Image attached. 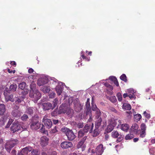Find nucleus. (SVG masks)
Masks as SVG:
<instances>
[{"instance_id": "nucleus-1", "label": "nucleus", "mask_w": 155, "mask_h": 155, "mask_svg": "<svg viewBox=\"0 0 155 155\" xmlns=\"http://www.w3.org/2000/svg\"><path fill=\"white\" fill-rule=\"evenodd\" d=\"M31 90L30 92L29 97L33 98V100L35 102H36L41 97V94L39 91L37 90H35L34 91L31 87V85H30Z\"/></svg>"}, {"instance_id": "nucleus-2", "label": "nucleus", "mask_w": 155, "mask_h": 155, "mask_svg": "<svg viewBox=\"0 0 155 155\" xmlns=\"http://www.w3.org/2000/svg\"><path fill=\"white\" fill-rule=\"evenodd\" d=\"M58 101V100L55 98L53 101L52 104L49 102L44 103L42 105V108L45 110L53 109L57 105Z\"/></svg>"}, {"instance_id": "nucleus-3", "label": "nucleus", "mask_w": 155, "mask_h": 155, "mask_svg": "<svg viewBox=\"0 0 155 155\" xmlns=\"http://www.w3.org/2000/svg\"><path fill=\"white\" fill-rule=\"evenodd\" d=\"M18 143V140L16 139H11L7 141L5 144V148L8 151H10Z\"/></svg>"}, {"instance_id": "nucleus-4", "label": "nucleus", "mask_w": 155, "mask_h": 155, "mask_svg": "<svg viewBox=\"0 0 155 155\" xmlns=\"http://www.w3.org/2000/svg\"><path fill=\"white\" fill-rule=\"evenodd\" d=\"M87 136H85L78 142L76 146V147L78 149H81V150L82 151L85 150L86 146L84 143L85 141L87 139Z\"/></svg>"}, {"instance_id": "nucleus-5", "label": "nucleus", "mask_w": 155, "mask_h": 155, "mask_svg": "<svg viewBox=\"0 0 155 155\" xmlns=\"http://www.w3.org/2000/svg\"><path fill=\"white\" fill-rule=\"evenodd\" d=\"M4 95L6 101L8 102L9 101H10L12 102H13L14 101V99L13 98V95L11 94L8 88H6L4 92Z\"/></svg>"}, {"instance_id": "nucleus-6", "label": "nucleus", "mask_w": 155, "mask_h": 155, "mask_svg": "<svg viewBox=\"0 0 155 155\" xmlns=\"http://www.w3.org/2000/svg\"><path fill=\"white\" fill-rule=\"evenodd\" d=\"M65 134L68 140L69 141L73 140L76 138V136L73 131L69 128L64 129Z\"/></svg>"}, {"instance_id": "nucleus-7", "label": "nucleus", "mask_w": 155, "mask_h": 155, "mask_svg": "<svg viewBox=\"0 0 155 155\" xmlns=\"http://www.w3.org/2000/svg\"><path fill=\"white\" fill-rule=\"evenodd\" d=\"M111 136L113 138H117L116 140L117 143L121 142L123 139V135L117 131H113L111 133Z\"/></svg>"}, {"instance_id": "nucleus-8", "label": "nucleus", "mask_w": 155, "mask_h": 155, "mask_svg": "<svg viewBox=\"0 0 155 155\" xmlns=\"http://www.w3.org/2000/svg\"><path fill=\"white\" fill-rule=\"evenodd\" d=\"M74 108L75 110L77 112H80L82 109L81 104L80 103L78 98H76L74 101Z\"/></svg>"}, {"instance_id": "nucleus-9", "label": "nucleus", "mask_w": 155, "mask_h": 155, "mask_svg": "<svg viewBox=\"0 0 155 155\" xmlns=\"http://www.w3.org/2000/svg\"><path fill=\"white\" fill-rule=\"evenodd\" d=\"M21 129V126L18 121H15L12 124L10 128L11 130L13 131V133Z\"/></svg>"}, {"instance_id": "nucleus-10", "label": "nucleus", "mask_w": 155, "mask_h": 155, "mask_svg": "<svg viewBox=\"0 0 155 155\" xmlns=\"http://www.w3.org/2000/svg\"><path fill=\"white\" fill-rule=\"evenodd\" d=\"M41 124L37 120H33L30 125L31 128L32 130H37L41 127Z\"/></svg>"}, {"instance_id": "nucleus-11", "label": "nucleus", "mask_w": 155, "mask_h": 155, "mask_svg": "<svg viewBox=\"0 0 155 155\" xmlns=\"http://www.w3.org/2000/svg\"><path fill=\"white\" fill-rule=\"evenodd\" d=\"M93 127L94 124L93 123H88L84 126L83 130L86 133L88 132H89L90 133H91L92 131Z\"/></svg>"}, {"instance_id": "nucleus-12", "label": "nucleus", "mask_w": 155, "mask_h": 155, "mask_svg": "<svg viewBox=\"0 0 155 155\" xmlns=\"http://www.w3.org/2000/svg\"><path fill=\"white\" fill-rule=\"evenodd\" d=\"M105 148L104 147L102 144L98 145L96 149V152L97 155H101L104 151Z\"/></svg>"}, {"instance_id": "nucleus-13", "label": "nucleus", "mask_w": 155, "mask_h": 155, "mask_svg": "<svg viewBox=\"0 0 155 155\" xmlns=\"http://www.w3.org/2000/svg\"><path fill=\"white\" fill-rule=\"evenodd\" d=\"M42 122L44 123L46 127L48 129L51 128L52 125V123L50 119H48L45 117L42 119Z\"/></svg>"}, {"instance_id": "nucleus-14", "label": "nucleus", "mask_w": 155, "mask_h": 155, "mask_svg": "<svg viewBox=\"0 0 155 155\" xmlns=\"http://www.w3.org/2000/svg\"><path fill=\"white\" fill-rule=\"evenodd\" d=\"M60 146L63 149H67L73 146V144L71 142L65 141L62 142Z\"/></svg>"}, {"instance_id": "nucleus-15", "label": "nucleus", "mask_w": 155, "mask_h": 155, "mask_svg": "<svg viewBox=\"0 0 155 155\" xmlns=\"http://www.w3.org/2000/svg\"><path fill=\"white\" fill-rule=\"evenodd\" d=\"M68 107L65 104H62L59 107L58 111V114H61L62 113H65L67 110Z\"/></svg>"}, {"instance_id": "nucleus-16", "label": "nucleus", "mask_w": 155, "mask_h": 155, "mask_svg": "<svg viewBox=\"0 0 155 155\" xmlns=\"http://www.w3.org/2000/svg\"><path fill=\"white\" fill-rule=\"evenodd\" d=\"M49 139L45 136H42L40 139V144L42 147H45L48 143Z\"/></svg>"}, {"instance_id": "nucleus-17", "label": "nucleus", "mask_w": 155, "mask_h": 155, "mask_svg": "<svg viewBox=\"0 0 155 155\" xmlns=\"http://www.w3.org/2000/svg\"><path fill=\"white\" fill-rule=\"evenodd\" d=\"M139 128L138 125L136 124H134L131 127L130 129V133L133 134H137Z\"/></svg>"}, {"instance_id": "nucleus-18", "label": "nucleus", "mask_w": 155, "mask_h": 155, "mask_svg": "<svg viewBox=\"0 0 155 155\" xmlns=\"http://www.w3.org/2000/svg\"><path fill=\"white\" fill-rule=\"evenodd\" d=\"M22 112L18 109H14L12 112L11 114L13 117L18 118L20 117Z\"/></svg>"}, {"instance_id": "nucleus-19", "label": "nucleus", "mask_w": 155, "mask_h": 155, "mask_svg": "<svg viewBox=\"0 0 155 155\" xmlns=\"http://www.w3.org/2000/svg\"><path fill=\"white\" fill-rule=\"evenodd\" d=\"M32 150V147L29 146L26 147H25L23 148L21 151L20 152L24 154H27L28 153V152L31 151Z\"/></svg>"}, {"instance_id": "nucleus-20", "label": "nucleus", "mask_w": 155, "mask_h": 155, "mask_svg": "<svg viewBox=\"0 0 155 155\" xmlns=\"http://www.w3.org/2000/svg\"><path fill=\"white\" fill-rule=\"evenodd\" d=\"M86 108L87 110L86 114L87 115L90 112H91V108L90 107V99L87 98L85 104Z\"/></svg>"}, {"instance_id": "nucleus-21", "label": "nucleus", "mask_w": 155, "mask_h": 155, "mask_svg": "<svg viewBox=\"0 0 155 155\" xmlns=\"http://www.w3.org/2000/svg\"><path fill=\"white\" fill-rule=\"evenodd\" d=\"M96 120L95 123V127L97 128H98L101 125L102 122V119L101 117L99 118L95 117Z\"/></svg>"}, {"instance_id": "nucleus-22", "label": "nucleus", "mask_w": 155, "mask_h": 155, "mask_svg": "<svg viewBox=\"0 0 155 155\" xmlns=\"http://www.w3.org/2000/svg\"><path fill=\"white\" fill-rule=\"evenodd\" d=\"M48 82L47 80L44 79H40L37 81V84L39 86H41L46 84Z\"/></svg>"}, {"instance_id": "nucleus-23", "label": "nucleus", "mask_w": 155, "mask_h": 155, "mask_svg": "<svg viewBox=\"0 0 155 155\" xmlns=\"http://www.w3.org/2000/svg\"><path fill=\"white\" fill-rule=\"evenodd\" d=\"M6 110L5 106L4 104H0V115H2Z\"/></svg>"}, {"instance_id": "nucleus-24", "label": "nucleus", "mask_w": 155, "mask_h": 155, "mask_svg": "<svg viewBox=\"0 0 155 155\" xmlns=\"http://www.w3.org/2000/svg\"><path fill=\"white\" fill-rule=\"evenodd\" d=\"M55 90L58 95L59 96L61 94L62 92L63 88L61 86L58 85L56 87Z\"/></svg>"}, {"instance_id": "nucleus-25", "label": "nucleus", "mask_w": 155, "mask_h": 155, "mask_svg": "<svg viewBox=\"0 0 155 155\" xmlns=\"http://www.w3.org/2000/svg\"><path fill=\"white\" fill-rule=\"evenodd\" d=\"M17 87V85L16 84L11 85L9 87V92L10 91L14 92L16 91Z\"/></svg>"}, {"instance_id": "nucleus-26", "label": "nucleus", "mask_w": 155, "mask_h": 155, "mask_svg": "<svg viewBox=\"0 0 155 155\" xmlns=\"http://www.w3.org/2000/svg\"><path fill=\"white\" fill-rule=\"evenodd\" d=\"M129 128V125L127 124H122L121 125V129L126 132H127Z\"/></svg>"}, {"instance_id": "nucleus-27", "label": "nucleus", "mask_w": 155, "mask_h": 155, "mask_svg": "<svg viewBox=\"0 0 155 155\" xmlns=\"http://www.w3.org/2000/svg\"><path fill=\"white\" fill-rule=\"evenodd\" d=\"M41 90L44 93H48L50 91L49 87L47 86H43L41 88Z\"/></svg>"}, {"instance_id": "nucleus-28", "label": "nucleus", "mask_w": 155, "mask_h": 155, "mask_svg": "<svg viewBox=\"0 0 155 155\" xmlns=\"http://www.w3.org/2000/svg\"><path fill=\"white\" fill-rule=\"evenodd\" d=\"M109 79L111 80V81H113L114 84L117 87L119 86V83L117 80V78L115 77H109Z\"/></svg>"}, {"instance_id": "nucleus-29", "label": "nucleus", "mask_w": 155, "mask_h": 155, "mask_svg": "<svg viewBox=\"0 0 155 155\" xmlns=\"http://www.w3.org/2000/svg\"><path fill=\"white\" fill-rule=\"evenodd\" d=\"M141 118L142 117L140 114H137L134 115V120L135 121L137 122L140 121Z\"/></svg>"}, {"instance_id": "nucleus-30", "label": "nucleus", "mask_w": 155, "mask_h": 155, "mask_svg": "<svg viewBox=\"0 0 155 155\" xmlns=\"http://www.w3.org/2000/svg\"><path fill=\"white\" fill-rule=\"evenodd\" d=\"M108 122L109 123H110V124L112 125L114 127L116 126L117 124V122L116 121L113 119H112L111 118L109 119Z\"/></svg>"}, {"instance_id": "nucleus-31", "label": "nucleus", "mask_w": 155, "mask_h": 155, "mask_svg": "<svg viewBox=\"0 0 155 155\" xmlns=\"http://www.w3.org/2000/svg\"><path fill=\"white\" fill-rule=\"evenodd\" d=\"M100 133V131L98 128L94 130L92 136L94 137H95L99 135Z\"/></svg>"}, {"instance_id": "nucleus-32", "label": "nucleus", "mask_w": 155, "mask_h": 155, "mask_svg": "<svg viewBox=\"0 0 155 155\" xmlns=\"http://www.w3.org/2000/svg\"><path fill=\"white\" fill-rule=\"evenodd\" d=\"M134 137V135L133 134L130 133L126 135L125 139L126 140H130Z\"/></svg>"}, {"instance_id": "nucleus-33", "label": "nucleus", "mask_w": 155, "mask_h": 155, "mask_svg": "<svg viewBox=\"0 0 155 155\" xmlns=\"http://www.w3.org/2000/svg\"><path fill=\"white\" fill-rule=\"evenodd\" d=\"M123 108L126 110H130L131 109V107L129 104H124Z\"/></svg>"}, {"instance_id": "nucleus-34", "label": "nucleus", "mask_w": 155, "mask_h": 155, "mask_svg": "<svg viewBox=\"0 0 155 155\" xmlns=\"http://www.w3.org/2000/svg\"><path fill=\"white\" fill-rule=\"evenodd\" d=\"M85 133H86L83 130H81L78 132L79 138H81L84 135Z\"/></svg>"}, {"instance_id": "nucleus-35", "label": "nucleus", "mask_w": 155, "mask_h": 155, "mask_svg": "<svg viewBox=\"0 0 155 155\" xmlns=\"http://www.w3.org/2000/svg\"><path fill=\"white\" fill-rule=\"evenodd\" d=\"M41 128L40 129V131L42 133L45 134H47L48 133V131L45 130V126L43 124H42Z\"/></svg>"}, {"instance_id": "nucleus-36", "label": "nucleus", "mask_w": 155, "mask_h": 155, "mask_svg": "<svg viewBox=\"0 0 155 155\" xmlns=\"http://www.w3.org/2000/svg\"><path fill=\"white\" fill-rule=\"evenodd\" d=\"M26 112L27 114L30 115H32L33 114V109L30 107L28 108Z\"/></svg>"}, {"instance_id": "nucleus-37", "label": "nucleus", "mask_w": 155, "mask_h": 155, "mask_svg": "<svg viewBox=\"0 0 155 155\" xmlns=\"http://www.w3.org/2000/svg\"><path fill=\"white\" fill-rule=\"evenodd\" d=\"M120 79L125 82L127 81V77L124 74H122L120 77Z\"/></svg>"}, {"instance_id": "nucleus-38", "label": "nucleus", "mask_w": 155, "mask_h": 155, "mask_svg": "<svg viewBox=\"0 0 155 155\" xmlns=\"http://www.w3.org/2000/svg\"><path fill=\"white\" fill-rule=\"evenodd\" d=\"M26 84L25 82H22V83L20 84L19 85V87L21 90L24 89L26 86Z\"/></svg>"}, {"instance_id": "nucleus-39", "label": "nucleus", "mask_w": 155, "mask_h": 155, "mask_svg": "<svg viewBox=\"0 0 155 155\" xmlns=\"http://www.w3.org/2000/svg\"><path fill=\"white\" fill-rule=\"evenodd\" d=\"M13 121V120L12 119H9L6 126L5 127V128H8L9 127Z\"/></svg>"}, {"instance_id": "nucleus-40", "label": "nucleus", "mask_w": 155, "mask_h": 155, "mask_svg": "<svg viewBox=\"0 0 155 155\" xmlns=\"http://www.w3.org/2000/svg\"><path fill=\"white\" fill-rule=\"evenodd\" d=\"M95 111H96V114L95 117L99 118V117H101L100 116L101 115V112L99 109L98 108L96 110H95Z\"/></svg>"}, {"instance_id": "nucleus-41", "label": "nucleus", "mask_w": 155, "mask_h": 155, "mask_svg": "<svg viewBox=\"0 0 155 155\" xmlns=\"http://www.w3.org/2000/svg\"><path fill=\"white\" fill-rule=\"evenodd\" d=\"M59 130V129L58 127L55 126L53 129H51V132L52 133H55L58 132Z\"/></svg>"}, {"instance_id": "nucleus-42", "label": "nucleus", "mask_w": 155, "mask_h": 155, "mask_svg": "<svg viewBox=\"0 0 155 155\" xmlns=\"http://www.w3.org/2000/svg\"><path fill=\"white\" fill-rule=\"evenodd\" d=\"M147 126L146 124L143 123H142L140 126V128L141 130L146 131V129Z\"/></svg>"}, {"instance_id": "nucleus-43", "label": "nucleus", "mask_w": 155, "mask_h": 155, "mask_svg": "<svg viewBox=\"0 0 155 155\" xmlns=\"http://www.w3.org/2000/svg\"><path fill=\"white\" fill-rule=\"evenodd\" d=\"M31 153L32 155H39V153L38 150H33Z\"/></svg>"}, {"instance_id": "nucleus-44", "label": "nucleus", "mask_w": 155, "mask_h": 155, "mask_svg": "<svg viewBox=\"0 0 155 155\" xmlns=\"http://www.w3.org/2000/svg\"><path fill=\"white\" fill-rule=\"evenodd\" d=\"M117 96L119 101H121L122 100V97L120 93L118 92L117 94Z\"/></svg>"}, {"instance_id": "nucleus-45", "label": "nucleus", "mask_w": 155, "mask_h": 155, "mask_svg": "<svg viewBox=\"0 0 155 155\" xmlns=\"http://www.w3.org/2000/svg\"><path fill=\"white\" fill-rule=\"evenodd\" d=\"M114 128V127H113V126L110 124L109 123V124L108 125L107 127L108 131H109V132H110L113 130Z\"/></svg>"}, {"instance_id": "nucleus-46", "label": "nucleus", "mask_w": 155, "mask_h": 155, "mask_svg": "<svg viewBox=\"0 0 155 155\" xmlns=\"http://www.w3.org/2000/svg\"><path fill=\"white\" fill-rule=\"evenodd\" d=\"M92 110L93 111H95V110H97L98 108H97L96 105L94 104V103L93 102V101H92Z\"/></svg>"}, {"instance_id": "nucleus-47", "label": "nucleus", "mask_w": 155, "mask_h": 155, "mask_svg": "<svg viewBox=\"0 0 155 155\" xmlns=\"http://www.w3.org/2000/svg\"><path fill=\"white\" fill-rule=\"evenodd\" d=\"M28 118V115L25 114H24L23 116H22L21 117V119L23 121H26L27 120Z\"/></svg>"}, {"instance_id": "nucleus-48", "label": "nucleus", "mask_w": 155, "mask_h": 155, "mask_svg": "<svg viewBox=\"0 0 155 155\" xmlns=\"http://www.w3.org/2000/svg\"><path fill=\"white\" fill-rule=\"evenodd\" d=\"M146 135V131L141 130L140 134V137L143 138Z\"/></svg>"}, {"instance_id": "nucleus-49", "label": "nucleus", "mask_w": 155, "mask_h": 155, "mask_svg": "<svg viewBox=\"0 0 155 155\" xmlns=\"http://www.w3.org/2000/svg\"><path fill=\"white\" fill-rule=\"evenodd\" d=\"M72 111L73 110H72L68 107L67 110H66V112L65 113L68 115H70L72 114Z\"/></svg>"}, {"instance_id": "nucleus-50", "label": "nucleus", "mask_w": 155, "mask_h": 155, "mask_svg": "<svg viewBox=\"0 0 155 155\" xmlns=\"http://www.w3.org/2000/svg\"><path fill=\"white\" fill-rule=\"evenodd\" d=\"M84 126V124L83 122H79L77 124V127L79 128H82Z\"/></svg>"}, {"instance_id": "nucleus-51", "label": "nucleus", "mask_w": 155, "mask_h": 155, "mask_svg": "<svg viewBox=\"0 0 155 155\" xmlns=\"http://www.w3.org/2000/svg\"><path fill=\"white\" fill-rule=\"evenodd\" d=\"M110 100L112 102H114L116 101V97L115 96L111 97L109 98Z\"/></svg>"}, {"instance_id": "nucleus-52", "label": "nucleus", "mask_w": 155, "mask_h": 155, "mask_svg": "<svg viewBox=\"0 0 155 155\" xmlns=\"http://www.w3.org/2000/svg\"><path fill=\"white\" fill-rule=\"evenodd\" d=\"M50 84L51 85V86L53 87L52 85H54V86H56L57 84V83L56 81H54L53 80H51L50 82Z\"/></svg>"}, {"instance_id": "nucleus-53", "label": "nucleus", "mask_w": 155, "mask_h": 155, "mask_svg": "<svg viewBox=\"0 0 155 155\" xmlns=\"http://www.w3.org/2000/svg\"><path fill=\"white\" fill-rule=\"evenodd\" d=\"M81 57L83 59L85 60L86 61H90V58H87V57L85 56L84 54H82Z\"/></svg>"}, {"instance_id": "nucleus-54", "label": "nucleus", "mask_w": 155, "mask_h": 155, "mask_svg": "<svg viewBox=\"0 0 155 155\" xmlns=\"http://www.w3.org/2000/svg\"><path fill=\"white\" fill-rule=\"evenodd\" d=\"M143 115L147 118L149 119L150 117V114L147 113L146 111L143 113Z\"/></svg>"}, {"instance_id": "nucleus-55", "label": "nucleus", "mask_w": 155, "mask_h": 155, "mask_svg": "<svg viewBox=\"0 0 155 155\" xmlns=\"http://www.w3.org/2000/svg\"><path fill=\"white\" fill-rule=\"evenodd\" d=\"M48 155H57V152L54 151L49 152Z\"/></svg>"}, {"instance_id": "nucleus-56", "label": "nucleus", "mask_w": 155, "mask_h": 155, "mask_svg": "<svg viewBox=\"0 0 155 155\" xmlns=\"http://www.w3.org/2000/svg\"><path fill=\"white\" fill-rule=\"evenodd\" d=\"M128 97L132 99L134 98L135 97V95L133 93H132V94H128Z\"/></svg>"}, {"instance_id": "nucleus-57", "label": "nucleus", "mask_w": 155, "mask_h": 155, "mask_svg": "<svg viewBox=\"0 0 155 155\" xmlns=\"http://www.w3.org/2000/svg\"><path fill=\"white\" fill-rule=\"evenodd\" d=\"M55 95V94L52 92L49 94V97L51 98H54Z\"/></svg>"}, {"instance_id": "nucleus-58", "label": "nucleus", "mask_w": 155, "mask_h": 155, "mask_svg": "<svg viewBox=\"0 0 155 155\" xmlns=\"http://www.w3.org/2000/svg\"><path fill=\"white\" fill-rule=\"evenodd\" d=\"M57 114H58L57 110H55L54 111L52 112L51 115L53 116H55L57 115Z\"/></svg>"}, {"instance_id": "nucleus-59", "label": "nucleus", "mask_w": 155, "mask_h": 155, "mask_svg": "<svg viewBox=\"0 0 155 155\" xmlns=\"http://www.w3.org/2000/svg\"><path fill=\"white\" fill-rule=\"evenodd\" d=\"M10 64L14 67H15L16 65V62L14 61H11Z\"/></svg>"}, {"instance_id": "nucleus-60", "label": "nucleus", "mask_w": 155, "mask_h": 155, "mask_svg": "<svg viewBox=\"0 0 155 155\" xmlns=\"http://www.w3.org/2000/svg\"><path fill=\"white\" fill-rule=\"evenodd\" d=\"M53 122L54 124H56L58 123L59 120L57 119H53Z\"/></svg>"}, {"instance_id": "nucleus-61", "label": "nucleus", "mask_w": 155, "mask_h": 155, "mask_svg": "<svg viewBox=\"0 0 155 155\" xmlns=\"http://www.w3.org/2000/svg\"><path fill=\"white\" fill-rule=\"evenodd\" d=\"M109 138V135L107 134H105L104 136V138L106 140H107Z\"/></svg>"}, {"instance_id": "nucleus-62", "label": "nucleus", "mask_w": 155, "mask_h": 155, "mask_svg": "<svg viewBox=\"0 0 155 155\" xmlns=\"http://www.w3.org/2000/svg\"><path fill=\"white\" fill-rule=\"evenodd\" d=\"M34 72V70L32 68H30L28 70V72L29 73H31Z\"/></svg>"}, {"instance_id": "nucleus-63", "label": "nucleus", "mask_w": 155, "mask_h": 155, "mask_svg": "<svg viewBox=\"0 0 155 155\" xmlns=\"http://www.w3.org/2000/svg\"><path fill=\"white\" fill-rule=\"evenodd\" d=\"M139 140V139L138 138H134L133 141L134 142H137Z\"/></svg>"}, {"instance_id": "nucleus-64", "label": "nucleus", "mask_w": 155, "mask_h": 155, "mask_svg": "<svg viewBox=\"0 0 155 155\" xmlns=\"http://www.w3.org/2000/svg\"><path fill=\"white\" fill-rule=\"evenodd\" d=\"M128 94L127 93H124L123 94V96L124 98H125L127 97H128Z\"/></svg>"}]
</instances>
